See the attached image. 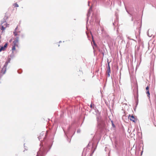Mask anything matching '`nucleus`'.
<instances>
[{"label":"nucleus","mask_w":156,"mask_h":156,"mask_svg":"<svg viewBox=\"0 0 156 156\" xmlns=\"http://www.w3.org/2000/svg\"><path fill=\"white\" fill-rule=\"evenodd\" d=\"M47 136V131L46 132L43 131L38 137L39 140L41 142L40 145L42 146L43 147H41L39 148L36 156H44L50 149L52 146L51 144V141L50 138L48 139Z\"/></svg>","instance_id":"f257e3e1"},{"label":"nucleus","mask_w":156,"mask_h":156,"mask_svg":"<svg viewBox=\"0 0 156 156\" xmlns=\"http://www.w3.org/2000/svg\"><path fill=\"white\" fill-rule=\"evenodd\" d=\"M97 121V127L101 130L103 129L106 127L105 121L102 119V117L99 113L96 114Z\"/></svg>","instance_id":"f03ea898"},{"label":"nucleus","mask_w":156,"mask_h":156,"mask_svg":"<svg viewBox=\"0 0 156 156\" xmlns=\"http://www.w3.org/2000/svg\"><path fill=\"white\" fill-rule=\"evenodd\" d=\"M63 130L66 136L67 141L70 143L71 141V139L70 138H71L75 134L76 129H71L70 127H69L68 129L67 132H66L64 129H63Z\"/></svg>","instance_id":"7ed1b4c3"},{"label":"nucleus","mask_w":156,"mask_h":156,"mask_svg":"<svg viewBox=\"0 0 156 156\" xmlns=\"http://www.w3.org/2000/svg\"><path fill=\"white\" fill-rule=\"evenodd\" d=\"M134 92V97L135 99L136 100V107L138 103V89L137 87H135L134 88L133 90Z\"/></svg>","instance_id":"20e7f679"},{"label":"nucleus","mask_w":156,"mask_h":156,"mask_svg":"<svg viewBox=\"0 0 156 156\" xmlns=\"http://www.w3.org/2000/svg\"><path fill=\"white\" fill-rule=\"evenodd\" d=\"M8 16H5L2 20H1V25L4 24V25H7V24L6 23V20L8 19Z\"/></svg>","instance_id":"39448f33"},{"label":"nucleus","mask_w":156,"mask_h":156,"mask_svg":"<svg viewBox=\"0 0 156 156\" xmlns=\"http://www.w3.org/2000/svg\"><path fill=\"white\" fill-rule=\"evenodd\" d=\"M128 118V119H129L131 121H132L133 122H135L136 118L134 117V116L133 115H131L130 114H129V115Z\"/></svg>","instance_id":"423d86ee"},{"label":"nucleus","mask_w":156,"mask_h":156,"mask_svg":"<svg viewBox=\"0 0 156 156\" xmlns=\"http://www.w3.org/2000/svg\"><path fill=\"white\" fill-rule=\"evenodd\" d=\"M92 7H91L88 10L87 14V23L88 20V17L90 16V11H92Z\"/></svg>","instance_id":"0eeeda50"},{"label":"nucleus","mask_w":156,"mask_h":156,"mask_svg":"<svg viewBox=\"0 0 156 156\" xmlns=\"http://www.w3.org/2000/svg\"><path fill=\"white\" fill-rule=\"evenodd\" d=\"M6 70V68L3 67L2 69L1 70V73H2V74H4L5 73Z\"/></svg>","instance_id":"6e6552de"},{"label":"nucleus","mask_w":156,"mask_h":156,"mask_svg":"<svg viewBox=\"0 0 156 156\" xmlns=\"http://www.w3.org/2000/svg\"><path fill=\"white\" fill-rule=\"evenodd\" d=\"M99 52L101 53L103 55V56L104 55V53L105 52V49L104 48H102L101 50L99 49Z\"/></svg>","instance_id":"1a4fd4ad"},{"label":"nucleus","mask_w":156,"mask_h":156,"mask_svg":"<svg viewBox=\"0 0 156 156\" xmlns=\"http://www.w3.org/2000/svg\"><path fill=\"white\" fill-rule=\"evenodd\" d=\"M4 24L1 25V24H0V28L1 30L2 31H3L5 29V27H4Z\"/></svg>","instance_id":"9d476101"},{"label":"nucleus","mask_w":156,"mask_h":156,"mask_svg":"<svg viewBox=\"0 0 156 156\" xmlns=\"http://www.w3.org/2000/svg\"><path fill=\"white\" fill-rule=\"evenodd\" d=\"M94 143H93L91 142H90L88 144V145H87V147H88L89 146H92V147H93V146Z\"/></svg>","instance_id":"9b49d317"},{"label":"nucleus","mask_w":156,"mask_h":156,"mask_svg":"<svg viewBox=\"0 0 156 156\" xmlns=\"http://www.w3.org/2000/svg\"><path fill=\"white\" fill-rule=\"evenodd\" d=\"M113 24L114 25H117L118 24L117 19H116V20H115L114 22L113 23Z\"/></svg>","instance_id":"f8f14e48"},{"label":"nucleus","mask_w":156,"mask_h":156,"mask_svg":"<svg viewBox=\"0 0 156 156\" xmlns=\"http://www.w3.org/2000/svg\"><path fill=\"white\" fill-rule=\"evenodd\" d=\"M146 94H147V97L150 98V94L149 90L147 91Z\"/></svg>","instance_id":"ddd939ff"},{"label":"nucleus","mask_w":156,"mask_h":156,"mask_svg":"<svg viewBox=\"0 0 156 156\" xmlns=\"http://www.w3.org/2000/svg\"><path fill=\"white\" fill-rule=\"evenodd\" d=\"M5 50L3 46H0V52L2 51H4Z\"/></svg>","instance_id":"4468645a"},{"label":"nucleus","mask_w":156,"mask_h":156,"mask_svg":"<svg viewBox=\"0 0 156 156\" xmlns=\"http://www.w3.org/2000/svg\"><path fill=\"white\" fill-rule=\"evenodd\" d=\"M117 39H118L122 40L123 37L119 35L117 37Z\"/></svg>","instance_id":"2eb2a0df"},{"label":"nucleus","mask_w":156,"mask_h":156,"mask_svg":"<svg viewBox=\"0 0 156 156\" xmlns=\"http://www.w3.org/2000/svg\"><path fill=\"white\" fill-rule=\"evenodd\" d=\"M111 122L112 123V127L113 128H115V126L114 123L113 121L112 120H111Z\"/></svg>","instance_id":"dca6fc26"},{"label":"nucleus","mask_w":156,"mask_h":156,"mask_svg":"<svg viewBox=\"0 0 156 156\" xmlns=\"http://www.w3.org/2000/svg\"><path fill=\"white\" fill-rule=\"evenodd\" d=\"M8 62H5V64L4 65V66H3V67L6 68H7V67L8 66Z\"/></svg>","instance_id":"f3484780"},{"label":"nucleus","mask_w":156,"mask_h":156,"mask_svg":"<svg viewBox=\"0 0 156 156\" xmlns=\"http://www.w3.org/2000/svg\"><path fill=\"white\" fill-rule=\"evenodd\" d=\"M8 62H5V64L4 65V66H3V67L6 68H7V67L8 66Z\"/></svg>","instance_id":"a211bd4d"},{"label":"nucleus","mask_w":156,"mask_h":156,"mask_svg":"<svg viewBox=\"0 0 156 156\" xmlns=\"http://www.w3.org/2000/svg\"><path fill=\"white\" fill-rule=\"evenodd\" d=\"M11 60V59L10 58H8L7 60L6 61V62H8V63H9L10 62V61Z\"/></svg>","instance_id":"6ab92c4d"},{"label":"nucleus","mask_w":156,"mask_h":156,"mask_svg":"<svg viewBox=\"0 0 156 156\" xmlns=\"http://www.w3.org/2000/svg\"><path fill=\"white\" fill-rule=\"evenodd\" d=\"M8 45V43H6L5 44L4 46H3L5 49V48L7 47Z\"/></svg>","instance_id":"aec40b11"},{"label":"nucleus","mask_w":156,"mask_h":156,"mask_svg":"<svg viewBox=\"0 0 156 156\" xmlns=\"http://www.w3.org/2000/svg\"><path fill=\"white\" fill-rule=\"evenodd\" d=\"M22 72V69H19L18 70V73L19 74H21Z\"/></svg>","instance_id":"412c9836"},{"label":"nucleus","mask_w":156,"mask_h":156,"mask_svg":"<svg viewBox=\"0 0 156 156\" xmlns=\"http://www.w3.org/2000/svg\"><path fill=\"white\" fill-rule=\"evenodd\" d=\"M13 33L14 36H15L18 35L17 32L16 31H13Z\"/></svg>","instance_id":"4be33fe9"},{"label":"nucleus","mask_w":156,"mask_h":156,"mask_svg":"<svg viewBox=\"0 0 156 156\" xmlns=\"http://www.w3.org/2000/svg\"><path fill=\"white\" fill-rule=\"evenodd\" d=\"M12 51L15 50L16 49V47H15L14 46H12ZM13 52L12 51V53H13Z\"/></svg>","instance_id":"5701e85b"},{"label":"nucleus","mask_w":156,"mask_h":156,"mask_svg":"<svg viewBox=\"0 0 156 156\" xmlns=\"http://www.w3.org/2000/svg\"><path fill=\"white\" fill-rule=\"evenodd\" d=\"M149 30H148V32L147 33V35L148 36V37H151L152 36V34H151V35H149Z\"/></svg>","instance_id":"b1692460"},{"label":"nucleus","mask_w":156,"mask_h":156,"mask_svg":"<svg viewBox=\"0 0 156 156\" xmlns=\"http://www.w3.org/2000/svg\"><path fill=\"white\" fill-rule=\"evenodd\" d=\"M21 37L22 38H23L24 37V36H25V35L24 34H21Z\"/></svg>","instance_id":"393cba45"},{"label":"nucleus","mask_w":156,"mask_h":156,"mask_svg":"<svg viewBox=\"0 0 156 156\" xmlns=\"http://www.w3.org/2000/svg\"><path fill=\"white\" fill-rule=\"evenodd\" d=\"M13 46H14L15 47H16H16L18 46V45L16 44V43H13Z\"/></svg>","instance_id":"a878e982"},{"label":"nucleus","mask_w":156,"mask_h":156,"mask_svg":"<svg viewBox=\"0 0 156 156\" xmlns=\"http://www.w3.org/2000/svg\"><path fill=\"white\" fill-rule=\"evenodd\" d=\"M107 72L108 73H111V69H107Z\"/></svg>","instance_id":"bb28decb"},{"label":"nucleus","mask_w":156,"mask_h":156,"mask_svg":"<svg viewBox=\"0 0 156 156\" xmlns=\"http://www.w3.org/2000/svg\"><path fill=\"white\" fill-rule=\"evenodd\" d=\"M80 131H81V130H80V129H77V133H80Z\"/></svg>","instance_id":"cd10ccee"},{"label":"nucleus","mask_w":156,"mask_h":156,"mask_svg":"<svg viewBox=\"0 0 156 156\" xmlns=\"http://www.w3.org/2000/svg\"><path fill=\"white\" fill-rule=\"evenodd\" d=\"M18 41L16 40L15 39V40L13 41V43H17L18 42Z\"/></svg>","instance_id":"c85d7f7f"},{"label":"nucleus","mask_w":156,"mask_h":156,"mask_svg":"<svg viewBox=\"0 0 156 156\" xmlns=\"http://www.w3.org/2000/svg\"><path fill=\"white\" fill-rule=\"evenodd\" d=\"M146 91L149 90V87L148 86H147L146 88Z\"/></svg>","instance_id":"c756f323"},{"label":"nucleus","mask_w":156,"mask_h":156,"mask_svg":"<svg viewBox=\"0 0 156 156\" xmlns=\"http://www.w3.org/2000/svg\"><path fill=\"white\" fill-rule=\"evenodd\" d=\"M14 5H15V7H19L18 5L16 3L15 4H14Z\"/></svg>","instance_id":"7c9ffc66"},{"label":"nucleus","mask_w":156,"mask_h":156,"mask_svg":"<svg viewBox=\"0 0 156 156\" xmlns=\"http://www.w3.org/2000/svg\"><path fill=\"white\" fill-rule=\"evenodd\" d=\"M90 107L91 108L94 109V106H93L92 104L90 105Z\"/></svg>","instance_id":"2f4dec72"},{"label":"nucleus","mask_w":156,"mask_h":156,"mask_svg":"<svg viewBox=\"0 0 156 156\" xmlns=\"http://www.w3.org/2000/svg\"><path fill=\"white\" fill-rule=\"evenodd\" d=\"M18 26H17L15 28L14 31H16V30L18 29Z\"/></svg>","instance_id":"473e14b6"},{"label":"nucleus","mask_w":156,"mask_h":156,"mask_svg":"<svg viewBox=\"0 0 156 156\" xmlns=\"http://www.w3.org/2000/svg\"><path fill=\"white\" fill-rule=\"evenodd\" d=\"M19 37H16L15 40H17L19 41Z\"/></svg>","instance_id":"72a5a7b5"},{"label":"nucleus","mask_w":156,"mask_h":156,"mask_svg":"<svg viewBox=\"0 0 156 156\" xmlns=\"http://www.w3.org/2000/svg\"><path fill=\"white\" fill-rule=\"evenodd\" d=\"M10 56L12 58L13 57H14V55L12 53V54H11L10 55Z\"/></svg>","instance_id":"f704fd0d"},{"label":"nucleus","mask_w":156,"mask_h":156,"mask_svg":"<svg viewBox=\"0 0 156 156\" xmlns=\"http://www.w3.org/2000/svg\"><path fill=\"white\" fill-rule=\"evenodd\" d=\"M93 43H94V45H95V46H96V43H95V41H94V40H93Z\"/></svg>","instance_id":"c9c22d12"},{"label":"nucleus","mask_w":156,"mask_h":156,"mask_svg":"<svg viewBox=\"0 0 156 156\" xmlns=\"http://www.w3.org/2000/svg\"><path fill=\"white\" fill-rule=\"evenodd\" d=\"M110 76V73H108V74H107V77H109V76Z\"/></svg>","instance_id":"e433bc0d"},{"label":"nucleus","mask_w":156,"mask_h":156,"mask_svg":"<svg viewBox=\"0 0 156 156\" xmlns=\"http://www.w3.org/2000/svg\"><path fill=\"white\" fill-rule=\"evenodd\" d=\"M108 69H110V66H108Z\"/></svg>","instance_id":"4c0bfd02"},{"label":"nucleus","mask_w":156,"mask_h":156,"mask_svg":"<svg viewBox=\"0 0 156 156\" xmlns=\"http://www.w3.org/2000/svg\"><path fill=\"white\" fill-rule=\"evenodd\" d=\"M136 106L134 108V111H136Z\"/></svg>","instance_id":"58836bf2"},{"label":"nucleus","mask_w":156,"mask_h":156,"mask_svg":"<svg viewBox=\"0 0 156 156\" xmlns=\"http://www.w3.org/2000/svg\"><path fill=\"white\" fill-rule=\"evenodd\" d=\"M121 1L120 2V4H119V5L121 6Z\"/></svg>","instance_id":"ea45409f"},{"label":"nucleus","mask_w":156,"mask_h":156,"mask_svg":"<svg viewBox=\"0 0 156 156\" xmlns=\"http://www.w3.org/2000/svg\"><path fill=\"white\" fill-rule=\"evenodd\" d=\"M108 66H109V62H108Z\"/></svg>","instance_id":"a19ab883"},{"label":"nucleus","mask_w":156,"mask_h":156,"mask_svg":"<svg viewBox=\"0 0 156 156\" xmlns=\"http://www.w3.org/2000/svg\"><path fill=\"white\" fill-rule=\"evenodd\" d=\"M121 79V73H120V79Z\"/></svg>","instance_id":"79ce46f5"},{"label":"nucleus","mask_w":156,"mask_h":156,"mask_svg":"<svg viewBox=\"0 0 156 156\" xmlns=\"http://www.w3.org/2000/svg\"><path fill=\"white\" fill-rule=\"evenodd\" d=\"M88 6H89V1H88Z\"/></svg>","instance_id":"37998d69"},{"label":"nucleus","mask_w":156,"mask_h":156,"mask_svg":"<svg viewBox=\"0 0 156 156\" xmlns=\"http://www.w3.org/2000/svg\"><path fill=\"white\" fill-rule=\"evenodd\" d=\"M62 42V41H60L59 42V43H60Z\"/></svg>","instance_id":"c03bdc74"},{"label":"nucleus","mask_w":156,"mask_h":156,"mask_svg":"<svg viewBox=\"0 0 156 156\" xmlns=\"http://www.w3.org/2000/svg\"><path fill=\"white\" fill-rule=\"evenodd\" d=\"M143 152V151H142L141 152V155L142 154Z\"/></svg>","instance_id":"a18cd8bd"},{"label":"nucleus","mask_w":156,"mask_h":156,"mask_svg":"<svg viewBox=\"0 0 156 156\" xmlns=\"http://www.w3.org/2000/svg\"><path fill=\"white\" fill-rule=\"evenodd\" d=\"M16 156H18V155H17V154H16Z\"/></svg>","instance_id":"49530a36"},{"label":"nucleus","mask_w":156,"mask_h":156,"mask_svg":"<svg viewBox=\"0 0 156 156\" xmlns=\"http://www.w3.org/2000/svg\"><path fill=\"white\" fill-rule=\"evenodd\" d=\"M139 54H140V56H141V54H140V53H139Z\"/></svg>","instance_id":"de8ad7c7"},{"label":"nucleus","mask_w":156,"mask_h":156,"mask_svg":"<svg viewBox=\"0 0 156 156\" xmlns=\"http://www.w3.org/2000/svg\"><path fill=\"white\" fill-rule=\"evenodd\" d=\"M126 11L128 12V13H129L127 10L126 9Z\"/></svg>","instance_id":"09e8293b"},{"label":"nucleus","mask_w":156,"mask_h":156,"mask_svg":"<svg viewBox=\"0 0 156 156\" xmlns=\"http://www.w3.org/2000/svg\"><path fill=\"white\" fill-rule=\"evenodd\" d=\"M128 39H129V37H128ZM129 39H130V38H129Z\"/></svg>","instance_id":"8fccbe9b"},{"label":"nucleus","mask_w":156,"mask_h":156,"mask_svg":"<svg viewBox=\"0 0 156 156\" xmlns=\"http://www.w3.org/2000/svg\"><path fill=\"white\" fill-rule=\"evenodd\" d=\"M18 32H19V33H20V31H18Z\"/></svg>","instance_id":"3c124183"},{"label":"nucleus","mask_w":156,"mask_h":156,"mask_svg":"<svg viewBox=\"0 0 156 156\" xmlns=\"http://www.w3.org/2000/svg\"><path fill=\"white\" fill-rule=\"evenodd\" d=\"M60 46V45H59V44H58V46Z\"/></svg>","instance_id":"603ef678"}]
</instances>
